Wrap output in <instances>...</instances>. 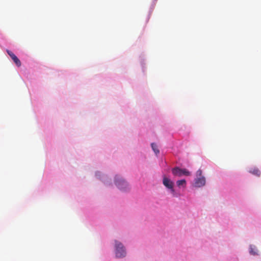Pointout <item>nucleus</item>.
<instances>
[{"instance_id":"nucleus-8","label":"nucleus","mask_w":261,"mask_h":261,"mask_svg":"<svg viewBox=\"0 0 261 261\" xmlns=\"http://www.w3.org/2000/svg\"><path fill=\"white\" fill-rule=\"evenodd\" d=\"M176 184L178 187L182 186L185 187L186 185V181L185 179L179 180L176 181Z\"/></svg>"},{"instance_id":"nucleus-5","label":"nucleus","mask_w":261,"mask_h":261,"mask_svg":"<svg viewBox=\"0 0 261 261\" xmlns=\"http://www.w3.org/2000/svg\"><path fill=\"white\" fill-rule=\"evenodd\" d=\"M7 53L11 58L12 60L15 63L16 65L20 67L21 65V62L19 59L15 55V54L9 50H7Z\"/></svg>"},{"instance_id":"nucleus-9","label":"nucleus","mask_w":261,"mask_h":261,"mask_svg":"<svg viewBox=\"0 0 261 261\" xmlns=\"http://www.w3.org/2000/svg\"><path fill=\"white\" fill-rule=\"evenodd\" d=\"M151 145L152 149L154 151L156 155L158 154L160 152V150H159V149H158L157 145L154 143H151Z\"/></svg>"},{"instance_id":"nucleus-3","label":"nucleus","mask_w":261,"mask_h":261,"mask_svg":"<svg viewBox=\"0 0 261 261\" xmlns=\"http://www.w3.org/2000/svg\"><path fill=\"white\" fill-rule=\"evenodd\" d=\"M116 186L121 190H125L128 187L127 183L122 178L116 176L115 178Z\"/></svg>"},{"instance_id":"nucleus-2","label":"nucleus","mask_w":261,"mask_h":261,"mask_svg":"<svg viewBox=\"0 0 261 261\" xmlns=\"http://www.w3.org/2000/svg\"><path fill=\"white\" fill-rule=\"evenodd\" d=\"M172 173L175 176L180 177L182 175L189 176L190 172L186 169H181L179 167H174L172 169Z\"/></svg>"},{"instance_id":"nucleus-11","label":"nucleus","mask_w":261,"mask_h":261,"mask_svg":"<svg viewBox=\"0 0 261 261\" xmlns=\"http://www.w3.org/2000/svg\"><path fill=\"white\" fill-rule=\"evenodd\" d=\"M201 174H202V171L200 169H199L197 171V175L199 176L200 177V176H202Z\"/></svg>"},{"instance_id":"nucleus-4","label":"nucleus","mask_w":261,"mask_h":261,"mask_svg":"<svg viewBox=\"0 0 261 261\" xmlns=\"http://www.w3.org/2000/svg\"><path fill=\"white\" fill-rule=\"evenodd\" d=\"M163 185L168 189H170L172 193H174V190L173 189L174 183L170 179L166 177H164L163 180Z\"/></svg>"},{"instance_id":"nucleus-10","label":"nucleus","mask_w":261,"mask_h":261,"mask_svg":"<svg viewBox=\"0 0 261 261\" xmlns=\"http://www.w3.org/2000/svg\"><path fill=\"white\" fill-rule=\"evenodd\" d=\"M250 253L253 255L257 254V249L254 246H250Z\"/></svg>"},{"instance_id":"nucleus-7","label":"nucleus","mask_w":261,"mask_h":261,"mask_svg":"<svg viewBox=\"0 0 261 261\" xmlns=\"http://www.w3.org/2000/svg\"><path fill=\"white\" fill-rule=\"evenodd\" d=\"M249 172L257 176L260 175V172L257 168H253L249 170Z\"/></svg>"},{"instance_id":"nucleus-1","label":"nucleus","mask_w":261,"mask_h":261,"mask_svg":"<svg viewBox=\"0 0 261 261\" xmlns=\"http://www.w3.org/2000/svg\"><path fill=\"white\" fill-rule=\"evenodd\" d=\"M115 254L118 258L124 257L126 255V252L124 246L120 242L115 241Z\"/></svg>"},{"instance_id":"nucleus-6","label":"nucleus","mask_w":261,"mask_h":261,"mask_svg":"<svg viewBox=\"0 0 261 261\" xmlns=\"http://www.w3.org/2000/svg\"><path fill=\"white\" fill-rule=\"evenodd\" d=\"M205 184V179L203 176L197 177L195 181V186L196 187H201L203 186Z\"/></svg>"}]
</instances>
